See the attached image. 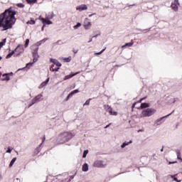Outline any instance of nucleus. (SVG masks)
Returning a JSON list of instances; mask_svg holds the SVG:
<instances>
[{"label":"nucleus","instance_id":"1","mask_svg":"<svg viewBox=\"0 0 182 182\" xmlns=\"http://www.w3.org/2000/svg\"><path fill=\"white\" fill-rule=\"evenodd\" d=\"M15 15L16 11L10 8L6 10L0 15V28H4V31H8L12 28V25L15 23Z\"/></svg>","mask_w":182,"mask_h":182},{"label":"nucleus","instance_id":"2","mask_svg":"<svg viewBox=\"0 0 182 182\" xmlns=\"http://www.w3.org/2000/svg\"><path fill=\"white\" fill-rule=\"evenodd\" d=\"M31 50L33 57V62H38V59L39 58V55L38 54V51L39 50V45L33 44L31 46Z\"/></svg>","mask_w":182,"mask_h":182},{"label":"nucleus","instance_id":"3","mask_svg":"<svg viewBox=\"0 0 182 182\" xmlns=\"http://www.w3.org/2000/svg\"><path fill=\"white\" fill-rule=\"evenodd\" d=\"M73 137V134L70 132H65L60 134V138L64 143H66V141H69V140L72 139Z\"/></svg>","mask_w":182,"mask_h":182},{"label":"nucleus","instance_id":"4","mask_svg":"<svg viewBox=\"0 0 182 182\" xmlns=\"http://www.w3.org/2000/svg\"><path fill=\"white\" fill-rule=\"evenodd\" d=\"M154 113H156V109L153 108H147L141 112V117H150V116H153Z\"/></svg>","mask_w":182,"mask_h":182},{"label":"nucleus","instance_id":"5","mask_svg":"<svg viewBox=\"0 0 182 182\" xmlns=\"http://www.w3.org/2000/svg\"><path fill=\"white\" fill-rule=\"evenodd\" d=\"M104 109L106 110V112H107V113H109L111 116H117V112L113 111L112 106L109 105H105Z\"/></svg>","mask_w":182,"mask_h":182},{"label":"nucleus","instance_id":"6","mask_svg":"<svg viewBox=\"0 0 182 182\" xmlns=\"http://www.w3.org/2000/svg\"><path fill=\"white\" fill-rule=\"evenodd\" d=\"M41 100H42V95H37L31 100V103L28 105V107H31V106L35 105V103H38V102H41Z\"/></svg>","mask_w":182,"mask_h":182},{"label":"nucleus","instance_id":"7","mask_svg":"<svg viewBox=\"0 0 182 182\" xmlns=\"http://www.w3.org/2000/svg\"><path fill=\"white\" fill-rule=\"evenodd\" d=\"M83 26L85 29H90L92 28V23H90L89 18H86L85 19Z\"/></svg>","mask_w":182,"mask_h":182},{"label":"nucleus","instance_id":"8","mask_svg":"<svg viewBox=\"0 0 182 182\" xmlns=\"http://www.w3.org/2000/svg\"><path fill=\"white\" fill-rule=\"evenodd\" d=\"M79 90H75L73 91H72L65 98V102H68V100H69V99H70V97H73V95H76V93H79Z\"/></svg>","mask_w":182,"mask_h":182},{"label":"nucleus","instance_id":"9","mask_svg":"<svg viewBox=\"0 0 182 182\" xmlns=\"http://www.w3.org/2000/svg\"><path fill=\"white\" fill-rule=\"evenodd\" d=\"M93 166L98 167V168H102V167H105V165L103 164V161H96L94 162Z\"/></svg>","mask_w":182,"mask_h":182},{"label":"nucleus","instance_id":"10","mask_svg":"<svg viewBox=\"0 0 182 182\" xmlns=\"http://www.w3.org/2000/svg\"><path fill=\"white\" fill-rule=\"evenodd\" d=\"M76 9L77 11H80V12H82V11H86V9H87V6L86 4H82L80 6H78Z\"/></svg>","mask_w":182,"mask_h":182},{"label":"nucleus","instance_id":"11","mask_svg":"<svg viewBox=\"0 0 182 182\" xmlns=\"http://www.w3.org/2000/svg\"><path fill=\"white\" fill-rule=\"evenodd\" d=\"M50 62L53 63V65H55L58 68H60L62 66V63H60L58 60L51 58Z\"/></svg>","mask_w":182,"mask_h":182},{"label":"nucleus","instance_id":"12","mask_svg":"<svg viewBox=\"0 0 182 182\" xmlns=\"http://www.w3.org/2000/svg\"><path fill=\"white\" fill-rule=\"evenodd\" d=\"M10 75H11L10 73L3 74L1 75V77L0 80H2V81H4V80H11V78L9 77Z\"/></svg>","mask_w":182,"mask_h":182},{"label":"nucleus","instance_id":"13","mask_svg":"<svg viewBox=\"0 0 182 182\" xmlns=\"http://www.w3.org/2000/svg\"><path fill=\"white\" fill-rule=\"evenodd\" d=\"M14 52H17V55H21V53H22V52H23V48L21 47V46H18L15 50Z\"/></svg>","mask_w":182,"mask_h":182},{"label":"nucleus","instance_id":"14","mask_svg":"<svg viewBox=\"0 0 182 182\" xmlns=\"http://www.w3.org/2000/svg\"><path fill=\"white\" fill-rule=\"evenodd\" d=\"M48 83H49V77L44 82H43L40 86L38 87L39 89H43V87H45V86H46V85H48Z\"/></svg>","mask_w":182,"mask_h":182},{"label":"nucleus","instance_id":"15","mask_svg":"<svg viewBox=\"0 0 182 182\" xmlns=\"http://www.w3.org/2000/svg\"><path fill=\"white\" fill-rule=\"evenodd\" d=\"M134 43L133 42V41H132L130 43H125L124 46H122V48H124L126 47L130 48L132 46H133V44Z\"/></svg>","mask_w":182,"mask_h":182},{"label":"nucleus","instance_id":"16","mask_svg":"<svg viewBox=\"0 0 182 182\" xmlns=\"http://www.w3.org/2000/svg\"><path fill=\"white\" fill-rule=\"evenodd\" d=\"M77 75V73H75L74 74H70L68 75H65L64 77V80H68V79H71V77H73V76H76Z\"/></svg>","mask_w":182,"mask_h":182},{"label":"nucleus","instance_id":"17","mask_svg":"<svg viewBox=\"0 0 182 182\" xmlns=\"http://www.w3.org/2000/svg\"><path fill=\"white\" fill-rule=\"evenodd\" d=\"M41 21L43 23H46V25H52V21L50 20H46V18H42Z\"/></svg>","mask_w":182,"mask_h":182},{"label":"nucleus","instance_id":"18","mask_svg":"<svg viewBox=\"0 0 182 182\" xmlns=\"http://www.w3.org/2000/svg\"><path fill=\"white\" fill-rule=\"evenodd\" d=\"M50 70L51 72H58L59 70V67H55V65H52L51 67L50 68Z\"/></svg>","mask_w":182,"mask_h":182},{"label":"nucleus","instance_id":"19","mask_svg":"<svg viewBox=\"0 0 182 182\" xmlns=\"http://www.w3.org/2000/svg\"><path fill=\"white\" fill-rule=\"evenodd\" d=\"M132 143H133V141H129V142H127V141H125V142H124L122 144V146H121V147H122V149H124V147L126 146H129V144H132Z\"/></svg>","mask_w":182,"mask_h":182},{"label":"nucleus","instance_id":"20","mask_svg":"<svg viewBox=\"0 0 182 182\" xmlns=\"http://www.w3.org/2000/svg\"><path fill=\"white\" fill-rule=\"evenodd\" d=\"M171 8H172V9H173V11H175L176 12H177V11H178V5L174 4V3H172V4H171Z\"/></svg>","mask_w":182,"mask_h":182},{"label":"nucleus","instance_id":"21","mask_svg":"<svg viewBox=\"0 0 182 182\" xmlns=\"http://www.w3.org/2000/svg\"><path fill=\"white\" fill-rule=\"evenodd\" d=\"M150 105L146 102L141 103L140 109H146V107H149Z\"/></svg>","mask_w":182,"mask_h":182},{"label":"nucleus","instance_id":"22","mask_svg":"<svg viewBox=\"0 0 182 182\" xmlns=\"http://www.w3.org/2000/svg\"><path fill=\"white\" fill-rule=\"evenodd\" d=\"M6 43V38H4L2 40L1 42H0V49H1V48L3 46H4V45Z\"/></svg>","mask_w":182,"mask_h":182},{"label":"nucleus","instance_id":"23","mask_svg":"<svg viewBox=\"0 0 182 182\" xmlns=\"http://www.w3.org/2000/svg\"><path fill=\"white\" fill-rule=\"evenodd\" d=\"M14 54H15V51H14V50H12L11 53H9L6 55V59H9V58H12V55H14Z\"/></svg>","mask_w":182,"mask_h":182},{"label":"nucleus","instance_id":"24","mask_svg":"<svg viewBox=\"0 0 182 182\" xmlns=\"http://www.w3.org/2000/svg\"><path fill=\"white\" fill-rule=\"evenodd\" d=\"M173 113H174V111H173L171 113H170L169 114L166 115V117H161V119H159L156 120V123H159V122H161L162 119H164V117H168V116H171V114H173Z\"/></svg>","mask_w":182,"mask_h":182},{"label":"nucleus","instance_id":"25","mask_svg":"<svg viewBox=\"0 0 182 182\" xmlns=\"http://www.w3.org/2000/svg\"><path fill=\"white\" fill-rule=\"evenodd\" d=\"M89 170V166H87V164H85L82 166V171H87Z\"/></svg>","mask_w":182,"mask_h":182},{"label":"nucleus","instance_id":"26","mask_svg":"<svg viewBox=\"0 0 182 182\" xmlns=\"http://www.w3.org/2000/svg\"><path fill=\"white\" fill-rule=\"evenodd\" d=\"M15 161H16V157L14 158L10 162L9 167H12L14 164H15Z\"/></svg>","mask_w":182,"mask_h":182},{"label":"nucleus","instance_id":"27","mask_svg":"<svg viewBox=\"0 0 182 182\" xmlns=\"http://www.w3.org/2000/svg\"><path fill=\"white\" fill-rule=\"evenodd\" d=\"M38 0H26L27 4H36Z\"/></svg>","mask_w":182,"mask_h":182},{"label":"nucleus","instance_id":"28","mask_svg":"<svg viewBox=\"0 0 182 182\" xmlns=\"http://www.w3.org/2000/svg\"><path fill=\"white\" fill-rule=\"evenodd\" d=\"M177 159L178 160H181L182 161V159H181V154L180 153V151H177Z\"/></svg>","mask_w":182,"mask_h":182},{"label":"nucleus","instance_id":"29","mask_svg":"<svg viewBox=\"0 0 182 182\" xmlns=\"http://www.w3.org/2000/svg\"><path fill=\"white\" fill-rule=\"evenodd\" d=\"M16 6H18V8H24L25 7V4H22V3H19L16 4Z\"/></svg>","mask_w":182,"mask_h":182},{"label":"nucleus","instance_id":"30","mask_svg":"<svg viewBox=\"0 0 182 182\" xmlns=\"http://www.w3.org/2000/svg\"><path fill=\"white\" fill-rule=\"evenodd\" d=\"M27 23L30 25H35L36 22H35V20H30L27 21Z\"/></svg>","mask_w":182,"mask_h":182},{"label":"nucleus","instance_id":"31","mask_svg":"<svg viewBox=\"0 0 182 182\" xmlns=\"http://www.w3.org/2000/svg\"><path fill=\"white\" fill-rule=\"evenodd\" d=\"M87 153H89L88 150L84 151L83 155H82L83 159L86 158V156H87Z\"/></svg>","mask_w":182,"mask_h":182},{"label":"nucleus","instance_id":"32","mask_svg":"<svg viewBox=\"0 0 182 182\" xmlns=\"http://www.w3.org/2000/svg\"><path fill=\"white\" fill-rule=\"evenodd\" d=\"M90 100H92V99L90 98L88 100H87L84 104V106H89V105H90Z\"/></svg>","mask_w":182,"mask_h":182},{"label":"nucleus","instance_id":"33","mask_svg":"<svg viewBox=\"0 0 182 182\" xmlns=\"http://www.w3.org/2000/svg\"><path fill=\"white\" fill-rule=\"evenodd\" d=\"M80 26H82V24L80 23H77V25L74 26V29H77Z\"/></svg>","mask_w":182,"mask_h":182},{"label":"nucleus","instance_id":"34","mask_svg":"<svg viewBox=\"0 0 182 182\" xmlns=\"http://www.w3.org/2000/svg\"><path fill=\"white\" fill-rule=\"evenodd\" d=\"M28 45H29V39L27 38L24 44V48H28Z\"/></svg>","mask_w":182,"mask_h":182},{"label":"nucleus","instance_id":"35","mask_svg":"<svg viewBox=\"0 0 182 182\" xmlns=\"http://www.w3.org/2000/svg\"><path fill=\"white\" fill-rule=\"evenodd\" d=\"M145 99H147V97H144L143 98H141L139 101L136 102V103H141V101L145 100Z\"/></svg>","mask_w":182,"mask_h":182},{"label":"nucleus","instance_id":"36","mask_svg":"<svg viewBox=\"0 0 182 182\" xmlns=\"http://www.w3.org/2000/svg\"><path fill=\"white\" fill-rule=\"evenodd\" d=\"M104 50H106V48H104L100 52L95 53V55H102V53H103Z\"/></svg>","mask_w":182,"mask_h":182},{"label":"nucleus","instance_id":"37","mask_svg":"<svg viewBox=\"0 0 182 182\" xmlns=\"http://www.w3.org/2000/svg\"><path fill=\"white\" fill-rule=\"evenodd\" d=\"M171 178H173L174 181L180 182L181 181H178V179L176 177H174V176H171Z\"/></svg>","mask_w":182,"mask_h":182},{"label":"nucleus","instance_id":"38","mask_svg":"<svg viewBox=\"0 0 182 182\" xmlns=\"http://www.w3.org/2000/svg\"><path fill=\"white\" fill-rule=\"evenodd\" d=\"M173 4H175V5H180V3L178 2V0H174V2H173Z\"/></svg>","mask_w":182,"mask_h":182},{"label":"nucleus","instance_id":"39","mask_svg":"<svg viewBox=\"0 0 182 182\" xmlns=\"http://www.w3.org/2000/svg\"><path fill=\"white\" fill-rule=\"evenodd\" d=\"M136 105H137V102H134L133 105H132V109H134V107H136Z\"/></svg>","mask_w":182,"mask_h":182},{"label":"nucleus","instance_id":"40","mask_svg":"<svg viewBox=\"0 0 182 182\" xmlns=\"http://www.w3.org/2000/svg\"><path fill=\"white\" fill-rule=\"evenodd\" d=\"M12 150H11V149L8 148L7 151H6V153H11Z\"/></svg>","mask_w":182,"mask_h":182},{"label":"nucleus","instance_id":"41","mask_svg":"<svg viewBox=\"0 0 182 182\" xmlns=\"http://www.w3.org/2000/svg\"><path fill=\"white\" fill-rule=\"evenodd\" d=\"M64 60H65L66 62H70V58H65Z\"/></svg>","mask_w":182,"mask_h":182},{"label":"nucleus","instance_id":"42","mask_svg":"<svg viewBox=\"0 0 182 182\" xmlns=\"http://www.w3.org/2000/svg\"><path fill=\"white\" fill-rule=\"evenodd\" d=\"M59 42H62L60 40L58 41L56 43H55V45H59Z\"/></svg>","mask_w":182,"mask_h":182},{"label":"nucleus","instance_id":"43","mask_svg":"<svg viewBox=\"0 0 182 182\" xmlns=\"http://www.w3.org/2000/svg\"><path fill=\"white\" fill-rule=\"evenodd\" d=\"M73 52H74V53H77L78 52V50L74 49V50H73Z\"/></svg>","mask_w":182,"mask_h":182},{"label":"nucleus","instance_id":"44","mask_svg":"<svg viewBox=\"0 0 182 182\" xmlns=\"http://www.w3.org/2000/svg\"><path fill=\"white\" fill-rule=\"evenodd\" d=\"M1 77H2V73L0 72V80Z\"/></svg>","mask_w":182,"mask_h":182},{"label":"nucleus","instance_id":"45","mask_svg":"<svg viewBox=\"0 0 182 182\" xmlns=\"http://www.w3.org/2000/svg\"><path fill=\"white\" fill-rule=\"evenodd\" d=\"M109 126H110V124H108V125H107V126L105 127V129H107V127H109Z\"/></svg>","mask_w":182,"mask_h":182},{"label":"nucleus","instance_id":"46","mask_svg":"<svg viewBox=\"0 0 182 182\" xmlns=\"http://www.w3.org/2000/svg\"><path fill=\"white\" fill-rule=\"evenodd\" d=\"M0 60H2V57L0 56Z\"/></svg>","mask_w":182,"mask_h":182},{"label":"nucleus","instance_id":"47","mask_svg":"<svg viewBox=\"0 0 182 182\" xmlns=\"http://www.w3.org/2000/svg\"><path fill=\"white\" fill-rule=\"evenodd\" d=\"M161 151H163V148L161 149Z\"/></svg>","mask_w":182,"mask_h":182},{"label":"nucleus","instance_id":"48","mask_svg":"<svg viewBox=\"0 0 182 182\" xmlns=\"http://www.w3.org/2000/svg\"><path fill=\"white\" fill-rule=\"evenodd\" d=\"M173 163H171V162H169V164H172Z\"/></svg>","mask_w":182,"mask_h":182},{"label":"nucleus","instance_id":"49","mask_svg":"<svg viewBox=\"0 0 182 182\" xmlns=\"http://www.w3.org/2000/svg\"><path fill=\"white\" fill-rule=\"evenodd\" d=\"M40 42H43V40L41 41Z\"/></svg>","mask_w":182,"mask_h":182},{"label":"nucleus","instance_id":"50","mask_svg":"<svg viewBox=\"0 0 182 182\" xmlns=\"http://www.w3.org/2000/svg\"><path fill=\"white\" fill-rule=\"evenodd\" d=\"M38 45H41V43H38Z\"/></svg>","mask_w":182,"mask_h":182},{"label":"nucleus","instance_id":"51","mask_svg":"<svg viewBox=\"0 0 182 182\" xmlns=\"http://www.w3.org/2000/svg\"><path fill=\"white\" fill-rule=\"evenodd\" d=\"M45 25L43 26V28H44Z\"/></svg>","mask_w":182,"mask_h":182},{"label":"nucleus","instance_id":"52","mask_svg":"<svg viewBox=\"0 0 182 182\" xmlns=\"http://www.w3.org/2000/svg\"><path fill=\"white\" fill-rule=\"evenodd\" d=\"M45 25L43 26V28H44Z\"/></svg>","mask_w":182,"mask_h":182},{"label":"nucleus","instance_id":"53","mask_svg":"<svg viewBox=\"0 0 182 182\" xmlns=\"http://www.w3.org/2000/svg\"><path fill=\"white\" fill-rule=\"evenodd\" d=\"M45 139H46V138H45V136H44V140H45Z\"/></svg>","mask_w":182,"mask_h":182}]
</instances>
